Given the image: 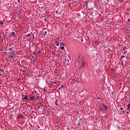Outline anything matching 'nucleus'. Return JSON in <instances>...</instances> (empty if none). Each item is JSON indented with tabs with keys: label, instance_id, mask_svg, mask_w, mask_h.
<instances>
[{
	"label": "nucleus",
	"instance_id": "nucleus-25",
	"mask_svg": "<svg viewBox=\"0 0 130 130\" xmlns=\"http://www.w3.org/2000/svg\"><path fill=\"white\" fill-rule=\"evenodd\" d=\"M77 62H78V63H80V62H81V61H80V60H77Z\"/></svg>",
	"mask_w": 130,
	"mask_h": 130
},
{
	"label": "nucleus",
	"instance_id": "nucleus-6",
	"mask_svg": "<svg viewBox=\"0 0 130 130\" xmlns=\"http://www.w3.org/2000/svg\"><path fill=\"white\" fill-rule=\"evenodd\" d=\"M55 44L56 45V46H59V41H55Z\"/></svg>",
	"mask_w": 130,
	"mask_h": 130
},
{
	"label": "nucleus",
	"instance_id": "nucleus-16",
	"mask_svg": "<svg viewBox=\"0 0 130 130\" xmlns=\"http://www.w3.org/2000/svg\"><path fill=\"white\" fill-rule=\"evenodd\" d=\"M31 36V34L29 33L28 35H26L27 37H30Z\"/></svg>",
	"mask_w": 130,
	"mask_h": 130
},
{
	"label": "nucleus",
	"instance_id": "nucleus-28",
	"mask_svg": "<svg viewBox=\"0 0 130 130\" xmlns=\"http://www.w3.org/2000/svg\"><path fill=\"white\" fill-rule=\"evenodd\" d=\"M83 75H84V73H81V77H82V76H83Z\"/></svg>",
	"mask_w": 130,
	"mask_h": 130
},
{
	"label": "nucleus",
	"instance_id": "nucleus-15",
	"mask_svg": "<svg viewBox=\"0 0 130 130\" xmlns=\"http://www.w3.org/2000/svg\"><path fill=\"white\" fill-rule=\"evenodd\" d=\"M99 108L101 111H102V110H103V108L102 107H99Z\"/></svg>",
	"mask_w": 130,
	"mask_h": 130
},
{
	"label": "nucleus",
	"instance_id": "nucleus-44",
	"mask_svg": "<svg viewBox=\"0 0 130 130\" xmlns=\"http://www.w3.org/2000/svg\"><path fill=\"white\" fill-rule=\"evenodd\" d=\"M128 93H130V91H128Z\"/></svg>",
	"mask_w": 130,
	"mask_h": 130
},
{
	"label": "nucleus",
	"instance_id": "nucleus-7",
	"mask_svg": "<svg viewBox=\"0 0 130 130\" xmlns=\"http://www.w3.org/2000/svg\"><path fill=\"white\" fill-rule=\"evenodd\" d=\"M8 58H13V59H15V57H14V56L12 55H10L8 56Z\"/></svg>",
	"mask_w": 130,
	"mask_h": 130
},
{
	"label": "nucleus",
	"instance_id": "nucleus-17",
	"mask_svg": "<svg viewBox=\"0 0 130 130\" xmlns=\"http://www.w3.org/2000/svg\"><path fill=\"white\" fill-rule=\"evenodd\" d=\"M39 95H35V98H36V99H38V98H39Z\"/></svg>",
	"mask_w": 130,
	"mask_h": 130
},
{
	"label": "nucleus",
	"instance_id": "nucleus-1",
	"mask_svg": "<svg viewBox=\"0 0 130 130\" xmlns=\"http://www.w3.org/2000/svg\"><path fill=\"white\" fill-rule=\"evenodd\" d=\"M9 37L11 38V39H14V38H16V33L15 32H11L9 34Z\"/></svg>",
	"mask_w": 130,
	"mask_h": 130
},
{
	"label": "nucleus",
	"instance_id": "nucleus-37",
	"mask_svg": "<svg viewBox=\"0 0 130 130\" xmlns=\"http://www.w3.org/2000/svg\"><path fill=\"white\" fill-rule=\"evenodd\" d=\"M1 24H4V22H1Z\"/></svg>",
	"mask_w": 130,
	"mask_h": 130
},
{
	"label": "nucleus",
	"instance_id": "nucleus-2",
	"mask_svg": "<svg viewBox=\"0 0 130 130\" xmlns=\"http://www.w3.org/2000/svg\"><path fill=\"white\" fill-rule=\"evenodd\" d=\"M84 67H85V61H83L82 64L79 69L80 71H81V70H82Z\"/></svg>",
	"mask_w": 130,
	"mask_h": 130
},
{
	"label": "nucleus",
	"instance_id": "nucleus-8",
	"mask_svg": "<svg viewBox=\"0 0 130 130\" xmlns=\"http://www.w3.org/2000/svg\"><path fill=\"white\" fill-rule=\"evenodd\" d=\"M55 105H56L57 106H58V104H57V102H58V100H57V99H56L55 100Z\"/></svg>",
	"mask_w": 130,
	"mask_h": 130
},
{
	"label": "nucleus",
	"instance_id": "nucleus-5",
	"mask_svg": "<svg viewBox=\"0 0 130 130\" xmlns=\"http://www.w3.org/2000/svg\"><path fill=\"white\" fill-rule=\"evenodd\" d=\"M103 107L104 110H107V109L108 108V106H107V105L104 106V104H103Z\"/></svg>",
	"mask_w": 130,
	"mask_h": 130
},
{
	"label": "nucleus",
	"instance_id": "nucleus-40",
	"mask_svg": "<svg viewBox=\"0 0 130 130\" xmlns=\"http://www.w3.org/2000/svg\"><path fill=\"white\" fill-rule=\"evenodd\" d=\"M22 72H25V70H22Z\"/></svg>",
	"mask_w": 130,
	"mask_h": 130
},
{
	"label": "nucleus",
	"instance_id": "nucleus-18",
	"mask_svg": "<svg viewBox=\"0 0 130 130\" xmlns=\"http://www.w3.org/2000/svg\"><path fill=\"white\" fill-rule=\"evenodd\" d=\"M37 53L38 54H40V53H41V51L39 50V51H38Z\"/></svg>",
	"mask_w": 130,
	"mask_h": 130
},
{
	"label": "nucleus",
	"instance_id": "nucleus-13",
	"mask_svg": "<svg viewBox=\"0 0 130 130\" xmlns=\"http://www.w3.org/2000/svg\"><path fill=\"white\" fill-rule=\"evenodd\" d=\"M1 38H2V39H5V36L1 34Z\"/></svg>",
	"mask_w": 130,
	"mask_h": 130
},
{
	"label": "nucleus",
	"instance_id": "nucleus-36",
	"mask_svg": "<svg viewBox=\"0 0 130 130\" xmlns=\"http://www.w3.org/2000/svg\"><path fill=\"white\" fill-rule=\"evenodd\" d=\"M68 56H69V57L70 60H71V58L70 57V56L68 55Z\"/></svg>",
	"mask_w": 130,
	"mask_h": 130
},
{
	"label": "nucleus",
	"instance_id": "nucleus-23",
	"mask_svg": "<svg viewBox=\"0 0 130 130\" xmlns=\"http://www.w3.org/2000/svg\"><path fill=\"white\" fill-rule=\"evenodd\" d=\"M52 53L53 55H55V52H52Z\"/></svg>",
	"mask_w": 130,
	"mask_h": 130
},
{
	"label": "nucleus",
	"instance_id": "nucleus-4",
	"mask_svg": "<svg viewBox=\"0 0 130 130\" xmlns=\"http://www.w3.org/2000/svg\"><path fill=\"white\" fill-rule=\"evenodd\" d=\"M17 118L20 119V118H23V114H20L17 116Z\"/></svg>",
	"mask_w": 130,
	"mask_h": 130
},
{
	"label": "nucleus",
	"instance_id": "nucleus-20",
	"mask_svg": "<svg viewBox=\"0 0 130 130\" xmlns=\"http://www.w3.org/2000/svg\"><path fill=\"white\" fill-rule=\"evenodd\" d=\"M9 50L10 51H13V49L12 48H10L9 49Z\"/></svg>",
	"mask_w": 130,
	"mask_h": 130
},
{
	"label": "nucleus",
	"instance_id": "nucleus-10",
	"mask_svg": "<svg viewBox=\"0 0 130 130\" xmlns=\"http://www.w3.org/2000/svg\"><path fill=\"white\" fill-rule=\"evenodd\" d=\"M23 99H24V100H26V101H28V96H25L23 98Z\"/></svg>",
	"mask_w": 130,
	"mask_h": 130
},
{
	"label": "nucleus",
	"instance_id": "nucleus-29",
	"mask_svg": "<svg viewBox=\"0 0 130 130\" xmlns=\"http://www.w3.org/2000/svg\"><path fill=\"white\" fill-rule=\"evenodd\" d=\"M45 34H47V31H45Z\"/></svg>",
	"mask_w": 130,
	"mask_h": 130
},
{
	"label": "nucleus",
	"instance_id": "nucleus-38",
	"mask_svg": "<svg viewBox=\"0 0 130 130\" xmlns=\"http://www.w3.org/2000/svg\"><path fill=\"white\" fill-rule=\"evenodd\" d=\"M63 46H64V44H62Z\"/></svg>",
	"mask_w": 130,
	"mask_h": 130
},
{
	"label": "nucleus",
	"instance_id": "nucleus-24",
	"mask_svg": "<svg viewBox=\"0 0 130 130\" xmlns=\"http://www.w3.org/2000/svg\"><path fill=\"white\" fill-rule=\"evenodd\" d=\"M126 52H127V51H125L123 53H124L125 54Z\"/></svg>",
	"mask_w": 130,
	"mask_h": 130
},
{
	"label": "nucleus",
	"instance_id": "nucleus-11",
	"mask_svg": "<svg viewBox=\"0 0 130 130\" xmlns=\"http://www.w3.org/2000/svg\"><path fill=\"white\" fill-rule=\"evenodd\" d=\"M63 62L64 63H67V59L66 58H63Z\"/></svg>",
	"mask_w": 130,
	"mask_h": 130
},
{
	"label": "nucleus",
	"instance_id": "nucleus-43",
	"mask_svg": "<svg viewBox=\"0 0 130 130\" xmlns=\"http://www.w3.org/2000/svg\"><path fill=\"white\" fill-rule=\"evenodd\" d=\"M122 112H123V113L124 112V111H123Z\"/></svg>",
	"mask_w": 130,
	"mask_h": 130
},
{
	"label": "nucleus",
	"instance_id": "nucleus-32",
	"mask_svg": "<svg viewBox=\"0 0 130 130\" xmlns=\"http://www.w3.org/2000/svg\"><path fill=\"white\" fill-rule=\"evenodd\" d=\"M4 53H5L6 54H7V53H8L7 52H4Z\"/></svg>",
	"mask_w": 130,
	"mask_h": 130
},
{
	"label": "nucleus",
	"instance_id": "nucleus-27",
	"mask_svg": "<svg viewBox=\"0 0 130 130\" xmlns=\"http://www.w3.org/2000/svg\"><path fill=\"white\" fill-rule=\"evenodd\" d=\"M120 110H123V108H121Z\"/></svg>",
	"mask_w": 130,
	"mask_h": 130
},
{
	"label": "nucleus",
	"instance_id": "nucleus-42",
	"mask_svg": "<svg viewBox=\"0 0 130 130\" xmlns=\"http://www.w3.org/2000/svg\"><path fill=\"white\" fill-rule=\"evenodd\" d=\"M38 108H40V107H38Z\"/></svg>",
	"mask_w": 130,
	"mask_h": 130
},
{
	"label": "nucleus",
	"instance_id": "nucleus-12",
	"mask_svg": "<svg viewBox=\"0 0 130 130\" xmlns=\"http://www.w3.org/2000/svg\"><path fill=\"white\" fill-rule=\"evenodd\" d=\"M127 110H129L130 109V103L127 105Z\"/></svg>",
	"mask_w": 130,
	"mask_h": 130
},
{
	"label": "nucleus",
	"instance_id": "nucleus-14",
	"mask_svg": "<svg viewBox=\"0 0 130 130\" xmlns=\"http://www.w3.org/2000/svg\"><path fill=\"white\" fill-rule=\"evenodd\" d=\"M60 49H61V50H63V49H64V47H60Z\"/></svg>",
	"mask_w": 130,
	"mask_h": 130
},
{
	"label": "nucleus",
	"instance_id": "nucleus-19",
	"mask_svg": "<svg viewBox=\"0 0 130 130\" xmlns=\"http://www.w3.org/2000/svg\"><path fill=\"white\" fill-rule=\"evenodd\" d=\"M1 72H2V73H4V72H5V70L4 69H0Z\"/></svg>",
	"mask_w": 130,
	"mask_h": 130
},
{
	"label": "nucleus",
	"instance_id": "nucleus-26",
	"mask_svg": "<svg viewBox=\"0 0 130 130\" xmlns=\"http://www.w3.org/2000/svg\"><path fill=\"white\" fill-rule=\"evenodd\" d=\"M18 3H20L21 1L20 0H17Z\"/></svg>",
	"mask_w": 130,
	"mask_h": 130
},
{
	"label": "nucleus",
	"instance_id": "nucleus-22",
	"mask_svg": "<svg viewBox=\"0 0 130 130\" xmlns=\"http://www.w3.org/2000/svg\"><path fill=\"white\" fill-rule=\"evenodd\" d=\"M123 57H124L122 55L120 57L121 59H122V58H123Z\"/></svg>",
	"mask_w": 130,
	"mask_h": 130
},
{
	"label": "nucleus",
	"instance_id": "nucleus-35",
	"mask_svg": "<svg viewBox=\"0 0 130 130\" xmlns=\"http://www.w3.org/2000/svg\"><path fill=\"white\" fill-rule=\"evenodd\" d=\"M2 51V48L0 47V51Z\"/></svg>",
	"mask_w": 130,
	"mask_h": 130
},
{
	"label": "nucleus",
	"instance_id": "nucleus-3",
	"mask_svg": "<svg viewBox=\"0 0 130 130\" xmlns=\"http://www.w3.org/2000/svg\"><path fill=\"white\" fill-rule=\"evenodd\" d=\"M30 100H36V98L35 97V95H32L30 97Z\"/></svg>",
	"mask_w": 130,
	"mask_h": 130
},
{
	"label": "nucleus",
	"instance_id": "nucleus-39",
	"mask_svg": "<svg viewBox=\"0 0 130 130\" xmlns=\"http://www.w3.org/2000/svg\"><path fill=\"white\" fill-rule=\"evenodd\" d=\"M121 64H122V66H123V62H122V63H121Z\"/></svg>",
	"mask_w": 130,
	"mask_h": 130
},
{
	"label": "nucleus",
	"instance_id": "nucleus-21",
	"mask_svg": "<svg viewBox=\"0 0 130 130\" xmlns=\"http://www.w3.org/2000/svg\"><path fill=\"white\" fill-rule=\"evenodd\" d=\"M123 57H125V54L124 53H123V55H122Z\"/></svg>",
	"mask_w": 130,
	"mask_h": 130
},
{
	"label": "nucleus",
	"instance_id": "nucleus-30",
	"mask_svg": "<svg viewBox=\"0 0 130 130\" xmlns=\"http://www.w3.org/2000/svg\"><path fill=\"white\" fill-rule=\"evenodd\" d=\"M61 88H63V85H61Z\"/></svg>",
	"mask_w": 130,
	"mask_h": 130
},
{
	"label": "nucleus",
	"instance_id": "nucleus-9",
	"mask_svg": "<svg viewBox=\"0 0 130 130\" xmlns=\"http://www.w3.org/2000/svg\"><path fill=\"white\" fill-rule=\"evenodd\" d=\"M73 4L75 5V6H77L78 5V2L77 1H73Z\"/></svg>",
	"mask_w": 130,
	"mask_h": 130
},
{
	"label": "nucleus",
	"instance_id": "nucleus-33",
	"mask_svg": "<svg viewBox=\"0 0 130 130\" xmlns=\"http://www.w3.org/2000/svg\"><path fill=\"white\" fill-rule=\"evenodd\" d=\"M12 54H15V52H12Z\"/></svg>",
	"mask_w": 130,
	"mask_h": 130
},
{
	"label": "nucleus",
	"instance_id": "nucleus-31",
	"mask_svg": "<svg viewBox=\"0 0 130 130\" xmlns=\"http://www.w3.org/2000/svg\"><path fill=\"white\" fill-rule=\"evenodd\" d=\"M54 84H56V82H53Z\"/></svg>",
	"mask_w": 130,
	"mask_h": 130
},
{
	"label": "nucleus",
	"instance_id": "nucleus-41",
	"mask_svg": "<svg viewBox=\"0 0 130 130\" xmlns=\"http://www.w3.org/2000/svg\"><path fill=\"white\" fill-rule=\"evenodd\" d=\"M127 113V114H128V113H129V112H127V113Z\"/></svg>",
	"mask_w": 130,
	"mask_h": 130
},
{
	"label": "nucleus",
	"instance_id": "nucleus-34",
	"mask_svg": "<svg viewBox=\"0 0 130 130\" xmlns=\"http://www.w3.org/2000/svg\"><path fill=\"white\" fill-rule=\"evenodd\" d=\"M123 0H120V3H122Z\"/></svg>",
	"mask_w": 130,
	"mask_h": 130
}]
</instances>
